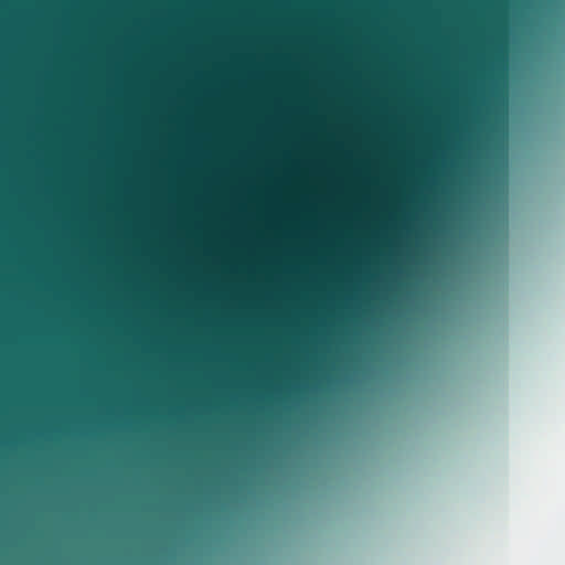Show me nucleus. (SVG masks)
Returning <instances> with one entry per match:
<instances>
[{
    "label": "nucleus",
    "mask_w": 565,
    "mask_h": 565,
    "mask_svg": "<svg viewBox=\"0 0 565 565\" xmlns=\"http://www.w3.org/2000/svg\"><path fill=\"white\" fill-rule=\"evenodd\" d=\"M521 1L522 0H513V8L515 11L520 8Z\"/></svg>",
    "instance_id": "1"
}]
</instances>
